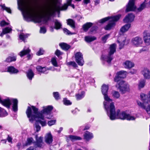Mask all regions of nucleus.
<instances>
[{"label": "nucleus", "instance_id": "52", "mask_svg": "<svg viewBox=\"0 0 150 150\" xmlns=\"http://www.w3.org/2000/svg\"><path fill=\"white\" fill-rule=\"evenodd\" d=\"M110 35L109 34L105 35L102 38V41L105 42L106 40L108 39L109 36Z\"/></svg>", "mask_w": 150, "mask_h": 150}, {"label": "nucleus", "instance_id": "20", "mask_svg": "<svg viewBox=\"0 0 150 150\" xmlns=\"http://www.w3.org/2000/svg\"><path fill=\"white\" fill-rule=\"evenodd\" d=\"M30 52V50L28 48L26 49L25 47H24L23 50L20 52L19 54L21 57H22L26 54H29Z\"/></svg>", "mask_w": 150, "mask_h": 150}, {"label": "nucleus", "instance_id": "4", "mask_svg": "<svg viewBox=\"0 0 150 150\" xmlns=\"http://www.w3.org/2000/svg\"><path fill=\"white\" fill-rule=\"evenodd\" d=\"M121 16V15H118L113 16L106 17L100 20L98 22L103 23L109 20V23L104 27V29L106 30H110L115 25V22L119 19Z\"/></svg>", "mask_w": 150, "mask_h": 150}, {"label": "nucleus", "instance_id": "64", "mask_svg": "<svg viewBox=\"0 0 150 150\" xmlns=\"http://www.w3.org/2000/svg\"><path fill=\"white\" fill-rule=\"evenodd\" d=\"M89 128V127L88 126H86L85 127V128L83 129L84 130L88 129Z\"/></svg>", "mask_w": 150, "mask_h": 150}, {"label": "nucleus", "instance_id": "43", "mask_svg": "<svg viewBox=\"0 0 150 150\" xmlns=\"http://www.w3.org/2000/svg\"><path fill=\"white\" fill-rule=\"evenodd\" d=\"M64 103L66 105H69L71 104V102L67 98H64L63 100Z\"/></svg>", "mask_w": 150, "mask_h": 150}, {"label": "nucleus", "instance_id": "14", "mask_svg": "<svg viewBox=\"0 0 150 150\" xmlns=\"http://www.w3.org/2000/svg\"><path fill=\"white\" fill-rule=\"evenodd\" d=\"M126 40V37L124 35H121L119 37L117 42L119 43L120 49H121L125 45Z\"/></svg>", "mask_w": 150, "mask_h": 150}, {"label": "nucleus", "instance_id": "62", "mask_svg": "<svg viewBox=\"0 0 150 150\" xmlns=\"http://www.w3.org/2000/svg\"><path fill=\"white\" fill-rule=\"evenodd\" d=\"M26 150H35L34 148L33 147H30L29 148L26 149Z\"/></svg>", "mask_w": 150, "mask_h": 150}, {"label": "nucleus", "instance_id": "45", "mask_svg": "<svg viewBox=\"0 0 150 150\" xmlns=\"http://www.w3.org/2000/svg\"><path fill=\"white\" fill-rule=\"evenodd\" d=\"M36 69L38 72L42 73V72H44L42 71V69H45L44 67H42L40 66H38L36 67Z\"/></svg>", "mask_w": 150, "mask_h": 150}, {"label": "nucleus", "instance_id": "3", "mask_svg": "<svg viewBox=\"0 0 150 150\" xmlns=\"http://www.w3.org/2000/svg\"><path fill=\"white\" fill-rule=\"evenodd\" d=\"M105 110L107 115L111 120L117 119L123 120L126 119L127 114L125 112H120V111L119 110H118L116 112L114 103H112L108 107L105 105Z\"/></svg>", "mask_w": 150, "mask_h": 150}, {"label": "nucleus", "instance_id": "58", "mask_svg": "<svg viewBox=\"0 0 150 150\" xmlns=\"http://www.w3.org/2000/svg\"><path fill=\"white\" fill-rule=\"evenodd\" d=\"M12 138L9 136H8L7 138V140L8 142H12Z\"/></svg>", "mask_w": 150, "mask_h": 150}, {"label": "nucleus", "instance_id": "56", "mask_svg": "<svg viewBox=\"0 0 150 150\" xmlns=\"http://www.w3.org/2000/svg\"><path fill=\"white\" fill-rule=\"evenodd\" d=\"M55 53L56 55L57 56H59L62 54V53L58 50H57Z\"/></svg>", "mask_w": 150, "mask_h": 150}, {"label": "nucleus", "instance_id": "53", "mask_svg": "<svg viewBox=\"0 0 150 150\" xmlns=\"http://www.w3.org/2000/svg\"><path fill=\"white\" fill-rule=\"evenodd\" d=\"M46 29L45 27H41L40 28V32L41 33H45L46 32Z\"/></svg>", "mask_w": 150, "mask_h": 150}, {"label": "nucleus", "instance_id": "36", "mask_svg": "<svg viewBox=\"0 0 150 150\" xmlns=\"http://www.w3.org/2000/svg\"><path fill=\"white\" fill-rule=\"evenodd\" d=\"M85 92L82 91L81 94H78L76 95L77 100H79L83 98L84 96Z\"/></svg>", "mask_w": 150, "mask_h": 150}, {"label": "nucleus", "instance_id": "33", "mask_svg": "<svg viewBox=\"0 0 150 150\" xmlns=\"http://www.w3.org/2000/svg\"><path fill=\"white\" fill-rule=\"evenodd\" d=\"M67 24L70 25L71 27L74 29L75 28V22L71 19H69L67 20Z\"/></svg>", "mask_w": 150, "mask_h": 150}, {"label": "nucleus", "instance_id": "7", "mask_svg": "<svg viewBox=\"0 0 150 150\" xmlns=\"http://www.w3.org/2000/svg\"><path fill=\"white\" fill-rule=\"evenodd\" d=\"M108 86L105 84H103L101 88V91L103 94L104 96V98L105 100L103 104L105 108V106L106 105L108 107L112 103H113L112 101V100L110 99L107 95L108 91Z\"/></svg>", "mask_w": 150, "mask_h": 150}, {"label": "nucleus", "instance_id": "34", "mask_svg": "<svg viewBox=\"0 0 150 150\" xmlns=\"http://www.w3.org/2000/svg\"><path fill=\"white\" fill-rule=\"evenodd\" d=\"M61 47L64 50H67L70 48V46L65 43H62L59 44Z\"/></svg>", "mask_w": 150, "mask_h": 150}, {"label": "nucleus", "instance_id": "16", "mask_svg": "<svg viewBox=\"0 0 150 150\" xmlns=\"http://www.w3.org/2000/svg\"><path fill=\"white\" fill-rule=\"evenodd\" d=\"M45 142L47 144H50L53 141V137L50 132L47 133L45 137Z\"/></svg>", "mask_w": 150, "mask_h": 150}, {"label": "nucleus", "instance_id": "18", "mask_svg": "<svg viewBox=\"0 0 150 150\" xmlns=\"http://www.w3.org/2000/svg\"><path fill=\"white\" fill-rule=\"evenodd\" d=\"M83 137L86 141H89L93 138V135L92 133L86 131L84 134Z\"/></svg>", "mask_w": 150, "mask_h": 150}, {"label": "nucleus", "instance_id": "39", "mask_svg": "<svg viewBox=\"0 0 150 150\" xmlns=\"http://www.w3.org/2000/svg\"><path fill=\"white\" fill-rule=\"evenodd\" d=\"M16 60V57L14 56L13 57H9L6 58V61L7 62H11L12 61H14Z\"/></svg>", "mask_w": 150, "mask_h": 150}, {"label": "nucleus", "instance_id": "17", "mask_svg": "<svg viewBox=\"0 0 150 150\" xmlns=\"http://www.w3.org/2000/svg\"><path fill=\"white\" fill-rule=\"evenodd\" d=\"M122 65L124 68L127 69H131L134 66V63L129 60H126L123 62Z\"/></svg>", "mask_w": 150, "mask_h": 150}, {"label": "nucleus", "instance_id": "10", "mask_svg": "<svg viewBox=\"0 0 150 150\" xmlns=\"http://www.w3.org/2000/svg\"><path fill=\"white\" fill-rule=\"evenodd\" d=\"M132 45L134 46L138 47L142 46L143 43L142 38L140 37H136L132 40Z\"/></svg>", "mask_w": 150, "mask_h": 150}, {"label": "nucleus", "instance_id": "26", "mask_svg": "<svg viewBox=\"0 0 150 150\" xmlns=\"http://www.w3.org/2000/svg\"><path fill=\"white\" fill-rule=\"evenodd\" d=\"M12 31L11 28L9 27H6L3 29L2 32L0 36L3 37V35L7 33H10Z\"/></svg>", "mask_w": 150, "mask_h": 150}, {"label": "nucleus", "instance_id": "30", "mask_svg": "<svg viewBox=\"0 0 150 150\" xmlns=\"http://www.w3.org/2000/svg\"><path fill=\"white\" fill-rule=\"evenodd\" d=\"M8 115V113L5 110L0 107V117H4L7 116Z\"/></svg>", "mask_w": 150, "mask_h": 150}, {"label": "nucleus", "instance_id": "6", "mask_svg": "<svg viewBox=\"0 0 150 150\" xmlns=\"http://www.w3.org/2000/svg\"><path fill=\"white\" fill-rule=\"evenodd\" d=\"M116 44L113 43L109 47V51L108 55H102L100 59L102 61L107 62L110 64L113 59V54L116 52Z\"/></svg>", "mask_w": 150, "mask_h": 150}, {"label": "nucleus", "instance_id": "8", "mask_svg": "<svg viewBox=\"0 0 150 150\" xmlns=\"http://www.w3.org/2000/svg\"><path fill=\"white\" fill-rule=\"evenodd\" d=\"M116 87L122 94L125 93L130 91L129 85L124 81H120L116 84Z\"/></svg>", "mask_w": 150, "mask_h": 150}, {"label": "nucleus", "instance_id": "49", "mask_svg": "<svg viewBox=\"0 0 150 150\" xmlns=\"http://www.w3.org/2000/svg\"><path fill=\"white\" fill-rule=\"evenodd\" d=\"M44 50L42 48H40V50L37 52L36 54L38 55H40L43 54Z\"/></svg>", "mask_w": 150, "mask_h": 150}, {"label": "nucleus", "instance_id": "5", "mask_svg": "<svg viewBox=\"0 0 150 150\" xmlns=\"http://www.w3.org/2000/svg\"><path fill=\"white\" fill-rule=\"evenodd\" d=\"M143 103L138 101V105L142 108L145 110L147 114L150 116V101L149 97L144 93H141L140 95Z\"/></svg>", "mask_w": 150, "mask_h": 150}, {"label": "nucleus", "instance_id": "15", "mask_svg": "<svg viewBox=\"0 0 150 150\" xmlns=\"http://www.w3.org/2000/svg\"><path fill=\"white\" fill-rule=\"evenodd\" d=\"M135 16L132 13H130L126 16L123 21L125 23L131 22L134 21Z\"/></svg>", "mask_w": 150, "mask_h": 150}, {"label": "nucleus", "instance_id": "46", "mask_svg": "<svg viewBox=\"0 0 150 150\" xmlns=\"http://www.w3.org/2000/svg\"><path fill=\"white\" fill-rule=\"evenodd\" d=\"M53 95L55 98L56 100H58L60 98L58 92H54Z\"/></svg>", "mask_w": 150, "mask_h": 150}, {"label": "nucleus", "instance_id": "50", "mask_svg": "<svg viewBox=\"0 0 150 150\" xmlns=\"http://www.w3.org/2000/svg\"><path fill=\"white\" fill-rule=\"evenodd\" d=\"M56 120H52L48 122V124L49 126H51L54 124L56 123Z\"/></svg>", "mask_w": 150, "mask_h": 150}, {"label": "nucleus", "instance_id": "27", "mask_svg": "<svg viewBox=\"0 0 150 150\" xmlns=\"http://www.w3.org/2000/svg\"><path fill=\"white\" fill-rule=\"evenodd\" d=\"M27 76L29 80H31L33 77L34 74L32 70L29 69L26 73Z\"/></svg>", "mask_w": 150, "mask_h": 150}, {"label": "nucleus", "instance_id": "54", "mask_svg": "<svg viewBox=\"0 0 150 150\" xmlns=\"http://www.w3.org/2000/svg\"><path fill=\"white\" fill-rule=\"evenodd\" d=\"M63 30L64 31V33L67 34L69 35L73 34V33H71V32L69 30H68L67 28H64Z\"/></svg>", "mask_w": 150, "mask_h": 150}, {"label": "nucleus", "instance_id": "48", "mask_svg": "<svg viewBox=\"0 0 150 150\" xmlns=\"http://www.w3.org/2000/svg\"><path fill=\"white\" fill-rule=\"evenodd\" d=\"M9 24L8 23L4 21H2L0 23V25L1 27H4L8 25Z\"/></svg>", "mask_w": 150, "mask_h": 150}, {"label": "nucleus", "instance_id": "44", "mask_svg": "<svg viewBox=\"0 0 150 150\" xmlns=\"http://www.w3.org/2000/svg\"><path fill=\"white\" fill-rule=\"evenodd\" d=\"M45 68V69H42V71H44V72H42V73H44L47 74L48 73V71L49 70H54L52 69V68L51 67L48 68L46 67H44Z\"/></svg>", "mask_w": 150, "mask_h": 150}, {"label": "nucleus", "instance_id": "35", "mask_svg": "<svg viewBox=\"0 0 150 150\" xmlns=\"http://www.w3.org/2000/svg\"><path fill=\"white\" fill-rule=\"evenodd\" d=\"M112 96L115 98H118L120 96L119 92L116 91H113L112 93Z\"/></svg>", "mask_w": 150, "mask_h": 150}, {"label": "nucleus", "instance_id": "51", "mask_svg": "<svg viewBox=\"0 0 150 150\" xmlns=\"http://www.w3.org/2000/svg\"><path fill=\"white\" fill-rule=\"evenodd\" d=\"M120 78L119 76H118V75L116 74V76H115V78H114V81L115 82H117V84L121 80H120L119 79Z\"/></svg>", "mask_w": 150, "mask_h": 150}, {"label": "nucleus", "instance_id": "12", "mask_svg": "<svg viewBox=\"0 0 150 150\" xmlns=\"http://www.w3.org/2000/svg\"><path fill=\"white\" fill-rule=\"evenodd\" d=\"M135 1V0H129L128 4L127 5L125 11L126 12L136 11V7L134 4Z\"/></svg>", "mask_w": 150, "mask_h": 150}, {"label": "nucleus", "instance_id": "13", "mask_svg": "<svg viewBox=\"0 0 150 150\" xmlns=\"http://www.w3.org/2000/svg\"><path fill=\"white\" fill-rule=\"evenodd\" d=\"M141 73L144 78L146 79H150V70L149 69L146 68H144L141 71Z\"/></svg>", "mask_w": 150, "mask_h": 150}, {"label": "nucleus", "instance_id": "55", "mask_svg": "<svg viewBox=\"0 0 150 150\" xmlns=\"http://www.w3.org/2000/svg\"><path fill=\"white\" fill-rule=\"evenodd\" d=\"M148 48L146 47H144L139 50L140 53H141L143 52L146 51L148 50Z\"/></svg>", "mask_w": 150, "mask_h": 150}, {"label": "nucleus", "instance_id": "9", "mask_svg": "<svg viewBox=\"0 0 150 150\" xmlns=\"http://www.w3.org/2000/svg\"><path fill=\"white\" fill-rule=\"evenodd\" d=\"M75 60L78 64L80 66L83 65L84 62L83 59V55L80 52H77L75 54Z\"/></svg>", "mask_w": 150, "mask_h": 150}, {"label": "nucleus", "instance_id": "24", "mask_svg": "<svg viewBox=\"0 0 150 150\" xmlns=\"http://www.w3.org/2000/svg\"><path fill=\"white\" fill-rule=\"evenodd\" d=\"M92 25L93 23H87L83 25L82 28L86 32Z\"/></svg>", "mask_w": 150, "mask_h": 150}, {"label": "nucleus", "instance_id": "21", "mask_svg": "<svg viewBox=\"0 0 150 150\" xmlns=\"http://www.w3.org/2000/svg\"><path fill=\"white\" fill-rule=\"evenodd\" d=\"M131 27V24L128 23L126 24L122 27L120 29V32L122 33H124L127 31Z\"/></svg>", "mask_w": 150, "mask_h": 150}, {"label": "nucleus", "instance_id": "37", "mask_svg": "<svg viewBox=\"0 0 150 150\" xmlns=\"http://www.w3.org/2000/svg\"><path fill=\"white\" fill-rule=\"evenodd\" d=\"M0 6L2 8L3 10H6L7 12L9 13H11V10L10 8H8L5 6L4 4L0 5Z\"/></svg>", "mask_w": 150, "mask_h": 150}, {"label": "nucleus", "instance_id": "42", "mask_svg": "<svg viewBox=\"0 0 150 150\" xmlns=\"http://www.w3.org/2000/svg\"><path fill=\"white\" fill-rule=\"evenodd\" d=\"M33 140L32 138H29L27 139V142L26 143V144L24 146H27L28 145H30L32 143H33Z\"/></svg>", "mask_w": 150, "mask_h": 150}, {"label": "nucleus", "instance_id": "11", "mask_svg": "<svg viewBox=\"0 0 150 150\" xmlns=\"http://www.w3.org/2000/svg\"><path fill=\"white\" fill-rule=\"evenodd\" d=\"M144 40L145 44L149 45H150V31L145 30L143 33Z\"/></svg>", "mask_w": 150, "mask_h": 150}, {"label": "nucleus", "instance_id": "25", "mask_svg": "<svg viewBox=\"0 0 150 150\" xmlns=\"http://www.w3.org/2000/svg\"><path fill=\"white\" fill-rule=\"evenodd\" d=\"M147 4V1L146 0H145L143 3L141 4L140 6L137 8V11L138 12H140L144 9L145 8L146 4Z\"/></svg>", "mask_w": 150, "mask_h": 150}, {"label": "nucleus", "instance_id": "1", "mask_svg": "<svg viewBox=\"0 0 150 150\" xmlns=\"http://www.w3.org/2000/svg\"><path fill=\"white\" fill-rule=\"evenodd\" d=\"M59 0H48V6L42 8L41 15L38 14L34 9L25 6L23 0H17V3L19 9L23 11L24 18H30L35 23H40L42 18L47 21L55 11L59 12L60 11L66 10L68 6L74 8V5L71 4L72 0H67V3L61 7L59 3Z\"/></svg>", "mask_w": 150, "mask_h": 150}, {"label": "nucleus", "instance_id": "40", "mask_svg": "<svg viewBox=\"0 0 150 150\" xmlns=\"http://www.w3.org/2000/svg\"><path fill=\"white\" fill-rule=\"evenodd\" d=\"M145 81L144 80L139 81L138 84V87L139 89L143 88L145 85Z\"/></svg>", "mask_w": 150, "mask_h": 150}, {"label": "nucleus", "instance_id": "47", "mask_svg": "<svg viewBox=\"0 0 150 150\" xmlns=\"http://www.w3.org/2000/svg\"><path fill=\"white\" fill-rule=\"evenodd\" d=\"M67 64L69 65L72 66L74 67H77L76 63L74 62H70L67 63Z\"/></svg>", "mask_w": 150, "mask_h": 150}, {"label": "nucleus", "instance_id": "60", "mask_svg": "<svg viewBox=\"0 0 150 150\" xmlns=\"http://www.w3.org/2000/svg\"><path fill=\"white\" fill-rule=\"evenodd\" d=\"M90 2V0H83V2L84 4H87Z\"/></svg>", "mask_w": 150, "mask_h": 150}, {"label": "nucleus", "instance_id": "32", "mask_svg": "<svg viewBox=\"0 0 150 150\" xmlns=\"http://www.w3.org/2000/svg\"><path fill=\"white\" fill-rule=\"evenodd\" d=\"M69 138L72 141L80 140L81 139V138L79 137L74 135H70L69 136Z\"/></svg>", "mask_w": 150, "mask_h": 150}, {"label": "nucleus", "instance_id": "63", "mask_svg": "<svg viewBox=\"0 0 150 150\" xmlns=\"http://www.w3.org/2000/svg\"><path fill=\"white\" fill-rule=\"evenodd\" d=\"M21 145V144L20 143H19L18 144L17 146H18V149H20V146Z\"/></svg>", "mask_w": 150, "mask_h": 150}, {"label": "nucleus", "instance_id": "59", "mask_svg": "<svg viewBox=\"0 0 150 150\" xmlns=\"http://www.w3.org/2000/svg\"><path fill=\"white\" fill-rule=\"evenodd\" d=\"M79 111V110L77 108H76L75 110L73 111H72V112L73 114H76L77 112H78Z\"/></svg>", "mask_w": 150, "mask_h": 150}, {"label": "nucleus", "instance_id": "23", "mask_svg": "<svg viewBox=\"0 0 150 150\" xmlns=\"http://www.w3.org/2000/svg\"><path fill=\"white\" fill-rule=\"evenodd\" d=\"M127 73L125 71H121L117 73V74L120 78H124L126 77Z\"/></svg>", "mask_w": 150, "mask_h": 150}, {"label": "nucleus", "instance_id": "19", "mask_svg": "<svg viewBox=\"0 0 150 150\" xmlns=\"http://www.w3.org/2000/svg\"><path fill=\"white\" fill-rule=\"evenodd\" d=\"M36 142L35 143V145L38 147H41L43 146L44 143L42 142V137H40L38 138L37 136H36Z\"/></svg>", "mask_w": 150, "mask_h": 150}, {"label": "nucleus", "instance_id": "41", "mask_svg": "<svg viewBox=\"0 0 150 150\" xmlns=\"http://www.w3.org/2000/svg\"><path fill=\"white\" fill-rule=\"evenodd\" d=\"M51 62L54 66L55 67H57L58 66L56 60V58L53 57L52 58L51 60Z\"/></svg>", "mask_w": 150, "mask_h": 150}, {"label": "nucleus", "instance_id": "57", "mask_svg": "<svg viewBox=\"0 0 150 150\" xmlns=\"http://www.w3.org/2000/svg\"><path fill=\"white\" fill-rule=\"evenodd\" d=\"M136 72L137 71L136 70L133 69L131 70V71L129 72V73H130L132 74H135Z\"/></svg>", "mask_w": 150, "mask_h": 150}, {"label": "nucleus", "instance_id": "29", "mask_svg": "<svg viewBox=\"0 0 150 150\" xmlns=\"http://www.w3.org/2000/svg\"><path fill=\"white\" fill-rule=\"evenodd\" d=\"M96 39V38L94 36H86L85 37V40L87 42L93 41Z\"/></svg>", "mask_w": 150, "mask_h": 150}, {"label": "nucleus", "instance_id": "61", "mask_svg": "<svg viewBox=\"0 0 150 150\" xmlns=\"http://www.w3.org/2000/svg\"><path fill=\"white\" fill-rule=\"evenodd\" d=\"M63 130V128L62 127H60L59 128V130L57 131V132L59 133H60L61 131Z\"/></svg>", "mask_w": 150, "mask_h": 150}, {"label": "nucleus", "instance_id": "28", "mask_svg": "<svg viewBox=\"0 0 150 150\" xmlns=\"http://www.w3.org/2000/svg\"><path fill=\"white\" fill-rule=\"evenodd\" d=\"M136 115H132L131 114H127L126 117V119L128 120H134L137 118Z\"/></svg>", "mask_w": 150, "mask_h": 150}, {"label": "nucleus", "instance_id": "2", "mask_svg": "<svg viewBox=\"0 0 150 150\" xmlns=\"http://www.w3.org/2000/svg\"><path fill=\"white\" fill-rule=\"evenodd\" d=\"M43 108L42 110L38 111V109L35 106H28L26 112L30 122H32L34 120L35 121V126L34 129L37 132L40 130L41 128L40 126L37 124L40 123L42 127L46 125V121L44 119V115L50 114L53 109V107L50 105L43 107Z\"/></svg>", "mask_w": 150, "mask_h": 150}, {"label": "nucleus", "instance_id": "22", "mask_svg": "<svg viewBox=\"0 0 150 150\" xmlns=\"http://www.w3.org/2000/svg\"><path fill=\"white\" fill-rule=\"evenodd\" d=\"M7 71L10 74H16L18 72V69H16L13 66H10L8 67Z\"/></svg>", "mask_w": 150, "mask_h": 150}, {"label": "nucleus", "instance_id": "38", "mask_svg": "<svg viewBox=\"0 0 150 150\" xmlns=\"http://www.w3.org/2000/svg\"><path fill=\"white\" fill-rule=\"evenodd\" d=\"M29 35V34H24L23 33H22L20 35L19 38L22 41H24L25 39L27 38Z\"/></svg>", "mask_w": 150, "mask_h": 150}, {"label": "nucleus", "instance_id": "31", "mask_svg": "<svg viewBox=\"0 0 150 150\" xmlns=\"http://www.w3.org/2000/svg\"><path fill=\"white\" fill-rule=\"evenodd\" d=\"M62 26L61 23L59 22L57 20H56L54 21V28L57 29L58 30L60 29Z\"/></svg>", "mask_w": 150, "mask_h": 150}]
</instances>
